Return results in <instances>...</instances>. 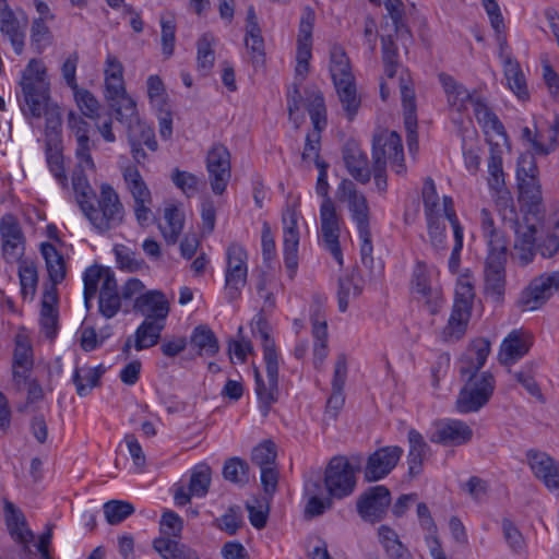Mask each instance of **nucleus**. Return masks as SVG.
<instances>
[{
  "mask_svg": "<svg viewBox=\"0 0 559 559\" xmlns=\"http://www.w3.org/2000/svg\"><path fill=\"white\" fill-rule=\"evenodd\" d=\"M384 7L392 21L394 34L397 38L405 40L411 39L412 34L408 26L404 22V3L402 0H385Z\"/></svg>",
  "mask_w": 559,
  "mask_h": 559,
  "instance_id": "nucleus-45",
  "label": "nucleus"
},
{
  "mask_svg": "<svg viewBox=\"0 0 559 559\" xmlns=\"http://www.w3.org/2000/svg\"><path fill=\"white\" fill-rule=\"evenodd\" d=\"M164 329L165 321L145 319L134 333V348L140 352L155 346L159 342Z\"/></svg>",
  "mask_w": 559,
  "mask_h": 559,
  "instance_id": "nucleus-33",
  "label": "nucleus"
},
{
  "mask_svg": "<svg viewBox=\"0 0 559 559\" xmlns=\"http://www.w3.org/2000/svg\"><path fill=\"white\" fill-rule=\"evenodd\" d=\"M164 218L167 226L162 228L163 236L167 243H176L183 228V214L176 205L165 209Z\"/></svg>",
  "mask_w": 559,
  "mask_h": 559,
  "instance_id": "nucleus-46",
  "label": "nucleus"
},
{
  "mask_svg": "<svg viewBox=\"0 0 559 559\" xmlns=\"http://www.w3.org/2000/svg\"><path fill=\"white\" fill-rule=\"evenodd\" d=\"M342 155L349 175L355 180L367 183L370 180L371 173L368 167L367 156L359 145L354 140L347 141L343 147Z\"/></svg>",
  "mask_w": 559,
  "mask_h": 559,
  "instance_id": "nucleus-26",
  "label": "nucleus"
},
{
  "mask_svg": "<svg viewBox=\"0 0 559 559\" xmlns=\"http://www.w3.org/2000/svg\"><path fill=\"white\" fill-rule=\"evenodd\" d=\"M343 217L333 200H322L320 205V229L323 248L330 252L338 265H343V251L340 243Z\"/></svg>",
  "mask_w": 559,
  "mask_h": 559,
  "instance_id": "nucleus-10",
  "label": "nucleus"
},
{
  "mask_svg": "<svg viewBox=\"0 0 559 559\" xmlns=\"http://www.w3.org/2000/svg\"><path fill=\"white\" fill-rule=\"evenodd\" d=\"M72 185L80 209L97 233L105 234L122 224L124 207L111 186L102 185L97 197L81 173H74Z\"/></svg>",
  "mask_w": 559,
  "mask_h": 559,
  "instance_id": "nucleus-1",
  "label": "nucleus"
},
{
  "mask_svg": "<svg viewBox=\"0 0 559 559\" xmlns=\"http://www.w3.org/2000/svg\"><path fill=\"white\" fill-rule=\"evenodd\" d=\"M103 509L106 521L110 525H117L134 513V507L122 500L107 501Z\"/></svg>",
  "mask_w": 559,
  "mask_h": 559,
  "instance_id": "nucleus-51",
  "label": "nucleus"
},
{
  "mask_svg": "<svg viewBox=\"0 0 559 559\" xmlns=\"http://www.w3.org/2000/svg\"><path fill=\"white\" fill-rule=\"evenodd\" d=\"M171 180L188 197L197 192L198 177L191 173L176 168L171 174Z\"/></svg>",
  "mask_w": 559,
  "mask_h": 559,
  "instance_id": "nucleus-63",
  "label": "nucleus"
},
{
  "mask_svg": "<svg viewBox=\"0 0 559 559\" xmlns=\"http://www.w3.org/2000/svg\"><path fill=\"white\" fill-rule=\"evenodd\" d=\"M276 445L273 441L266 440L253 448L251 461L260 468L269 467L275 464Z\"/></svg>",
  "mask_w": 559,
  "mask_h": 559,
  "instance_id": "nucleus-53",
  "label": "nucleus"
},
{
  "mask_svg": "<svg viewBox=\"0 0 559 559\" xmlns=\"http://www.w3.org/2000/svg\"><path fill=\"white\" fill-rule=\"evenodd\" d=\"M345 456H334L329 462L324 473V486L329 496L335 499H343L350 496L356 487V472Z\"/></svg>",
  "mask_w": 559,
  "mask_h": 559,
  "instance_id": "nucleus-7",
  "label": "nucleus"
},
{
  "mask_svg": "<svg viewBox=\"0 0 559 559\" xmlns=\"http://www.w3.org/2000/svg\"><path fill=\"white\" fill-rule=\"evenodd\" d=\"M526 457L534 475L559 498V463L547 453L535 450L527 451Z\"/></svg>",
  "mask_w": 559,
  "mask_h": 559,
  "instance_id": "nucleus-21",
  "label": "nucleus"
},
{
  "mask_svg": "<svg viewBox=\"0 0 559 559\" xmlns=\"http://www.w3.org/2000/svg\"><path fill=\"white\" fill-rule=\"evenodd\" d=\"M472 437L473 430L466 423L451 419L438 424L429 436V440L442 445H462L467 443Z\"/></svg>",
  "mask_w": 559,
  "mask_h": 559,
  "instance_id": "nucleus-24",
  "label": "nucleus"
},
{
  "mask_svg": "<svg viewBox=\"0 0 559 559\" xmlns=\"http://www.w3.org/2000/svg\"><path fill=\"white\" fill-rule=\"evenodd\" d=\"M2 255L8 263L19 262L24 255L25 237L17 219L11 215H4L0 222Z\"/></svg>",
  "mask_w": 559,
  "mask_h": 559,
  "instance_id": "nucleus-19",
  "label": "nucleus"
},
{
  "mask_svg": "<svg viewBox=\"0 0 559 559\" xmlns=\"http://www.w3.org/2000/svg\"><path fill=\"white\" fill-rule=\"evenodd\" d=\"M214 37L212 34H203L197 41V62L198 69L203 74H207L214 66L215 51L212 48Z\"/></svg>",
  "mask_w": 559,
  "mask_h": 559,
  "instance_id": "nucleus-47",
  "label": "nucleus"
},
{
  "mask_svg": "<svg viewBox=\"0 0 559 559\" xmlns=\"http://www.w3.org/2000/svg\"><path fill=\"white\" fill-rule=\"evenodd\" d=\"M362 280L356 271L340 277L337 290V305L341 312H345L348 308L349 297H358L362 293Z\"/></svg>",
  "mask_w": 559,
  "mask_h": 559,
  "instance_id": "nucleus-39",
  "label": "nucleus"
},
{
  "mask_svg": "<svg viewBox=\"0 0 559 559\" xmlns=\"http://www.w3.org/2000/svg\"><path fill=\"white\" fill-rule=\"evenodd\" d=\"M147 96L151 105L158 111H163L167 104V93L162 79L158 75H150L146 80Z\"/></svg>",
  "mask_w": 559,
  "mask_h": 559,
  "instance_id": "nucleus-52",
  "label": "nucleus"
},
{
  "mask_svg": "<svg viewBox=\"0 0 559 559\" xmlns=\"http://www.w3.org/2000/svg\"><path fill=\"white\" fill-rule=\"evenodd\" d=\"M330 72L343 108L348 119L353 120L360 106V99L357 96L349 59L342 47L334 46L331 50Z\"/></svg>",
  "mask_w": 559,
  "mask_h": 559,
  "instance_id": "nucleus-5",
  "label": "nucleus"
},
{
  "mask_svg": "<svg viewBox=\"0 0 559 559\" xmlns=\"http://www.w3.org/2000/svg\"><path fill=\"white\" fill-rule=\"evenodd\" d=\"M423 202L426 218L439 216V197L436 190V185L431 178H427L424 182Z\"/></svg>",
  "mask_w": 559,
  "mask_h": 559,
  "instance_id": "nucleus-57",
  "label": "nucleus"
},
{
  "mask_svg": "<svg viewBox=\"0 0 559 559\" xmlns=\"http://www.w3.org/2000/svg\"><path fill=\"white\" fill-rule=\"evenodd\" d=\"M429 241L436 251L444 249L445 224L440 216L427 217Z\"/></svg>",
  "mask_w": 559,
  "mask_h": 559,
  "instance_id": "nucleus-58",
  "label": "nucleus"
},
{
  "mask_svg": "<svg viewBox=\"0 0 559 559\" xmlns=\"http://www.w3.org/2000/svg\"><path fill=\"white\" fill-rule=\"evenodd\" d=\"M45 70L40 61L32 59L22 73L20 85L24 104L22 110L39 118L46 111L49 100V84L45 81Z\"/></svg>",
  "mask_w": 559,
  "mask_h": 559,
  "instance_id": "nucleus-6",
  "label": "nucleus"
},
{
  "mask_svg": "<svg viewBox=\"0 0 559 559\" xmlns=\"http://www.w3.org/2000/svg\"><path fill=\"white\" fill-rule=\"evenodd\" d=\"M438 78L447 94L449 105L456 108L459 111L465 110L467 103H471L472 98H474L477 93L468 92L463 84L459 83L453 76L447 73H440Z\"/></svg>",
  "mask_w": 559,
  "mask_h": 559,
  "instance_id": "nucleus-30",
  "label": "nucleus"
},
{
  "mask_svg": "<svg viewBox=\"0 0 559 559\" xmlns=\"http://www.w3.org/2000/svg\"><path fill=\"white\" fill-rule=\"evenodd\" d=\"M40 253L46 262L47 272L49 280L55 286L61 283L66 277V262L63 257L58 252L55 245L50 242H44L40 246Z\"/></svg>",
  "mask_w": 559,
  "mask_h": 559,
  "instance_id": "nucleus-36",
  "label": "nucleus"
},
{
  "mask_svg": "<svg viewBox=\"0 0 559 559\" xmlns=\"http://www.w3.org/2000/svg\"><path fill=\"white\" fill-rule=\"evenodd\" d=\"M403 452L399 445H385L377 449L367 459L364 468L365 480L373 483L385 478L397 465Z\"/></svg>",
  "mask_w": 559,
  "mask_h": 559,
  "instance_id": "nucleus-17",
  "label": "nucleus"
},
{
  "mask_svg": "<svg viewBox=\"0 0 559 559\" xmlns=\"http://www.w3.org/2000/svg\"><path fill=\"white\" fill-rule=\"evenodd\" d=\"M252 334L261 341L263 349V360L266 369V381L263 379L259 369H254L255 394L259 401V407L263 417H266L273 404L278 401V354L275 342L270 335L267 321L258 314L251 322Z\"/></svg>",
  "mask_w": 559,
  "mask_h": 559,
  "instance_id": "nucleus-3",
  "label": "nucleus"
},
{
  "mask_svg": "<svg viewBox=\"0 0 559 559\" xmlns=\"http://www.w3.org/2000/svg\"><path fill=\"white\" fill-rule=\"evenodd\" d=\"M0 31L10 39L14 52L21 55L24 48V34L20 31L17 20L1 24Z\"/></svg>",
  "mask_w": 559,
  "mask_h": 559,
  "instance_id": "nucleus-64",
  "label": "nucleus"
},
{
  "mask_svg": "<svg viewBox=\"0 0 559 559\" xmlns=\"http://www.w3.org/2000/svg\"><path fill=\"white\" fill-rule=\"evenodd\" d=\"M120 123L126 127L133 159L136 164L144 165L147 154L143 150V145L152 152H155L158 147L154 129L142 121L140 116Z\"/></svg>",
  "mask_w": 559,
  "mask_h": 559,
  "instance_id": "nucleus-15",
  "label": "nucleus"
},
{
  "mask_svg": "<svg viewBox=\"0 0 559 559\" xmlns=\"http://www.w3.org/2000/svg\"><path fill=\"white\" fill-rule=\"evenodd\" d=\"M481 392L469 388L466 383L461 389L457 400L456 409L462 414H468L479 411L490 399L487 397L488 389Z\"/></svg>",
  "mask_w": 559,
  "mask_h": 559,
  "instance_id": "nucleus-41",
  "label": "nucleus"
},
{
  "mask_svg": "<svg viewBox=\"0 0 559 559\" xmlns=\"http://www.w3.org/2000/svg\"><path fill=\"white\" fill-rule=\"evenodd\" d=\"M283 222V254L284 263L289 272V277H294L298 267V214L294 209H287L282 216Z\"/></svg>",
  "mask_w": 559,
  "mask_h": 559,
  "instance_id": "nucleus-20",
  "label": "nucleus"
},
{
  "mask_svg": "<svg viewBox=\"0 0 559 559\" xmlns=\"http://www.w3.org/2000/svg\"><path fill=\"white\" fill-rule=\"evenodd\" d=\"M212 471L207 464L197 465L191 473L189 491L195 497H204L211 484Z\"/></svg>",
  "mask_w": 559,
  "mask_h": 559,
  "instance_id": "nucleus-48",
  "label": "nucleus"
},
{
  "mask_svg": "<svg viewBox=\"0 0 559 559\" xmlns=\"http://www.w3.org/2000/svg\"><path fill=\"white\" fill-rule=\"evenodd\" d=\"M19 277L23 297H33L38 282L36 266L34 264H21L19 267Z\"/></svg>",
  "mask_w": 559,
  "mask_h": 559,
  "instance_id": "nucleus-56",
  "label": "nucleus"
},
{
  "mask_svg": "<svg viewBox=\"0 0 559 559\" xmlns=\"http://www.w3.org/2000/svg\"><path fill=\"white\" fill-rule=\"evenodd\" d=\"M471 312L452 307L447 325L439 333V340L443 343H454L461 340L467 330Z\"/></svg>",
  "mask_w": 559,
  "mask_h": 559,
  "instance_id": "nucleus-34",
  "label": "nucleus"
},
{
  "mask_svg": "<svg viewBox=\"0 0 559 559\" xmlns=\"http://www.w3.org/2000/svg\"><path fill=\"white\" fill-rule=\"evenodd\" d=\"M305 490L307 495L310 496L305 508L306 515L311 518L319 516L332 507V497L321 498L319 496L322 492V486L319 479L307 481Z\"/></svg>",
  "mask_w": 559,
  "mask_h": 559,
  "instance_id": "nucleus-40",
  "label": "nucleus"
},
{
  "mask_svg": "<svg viewBox=\"0 0 559 559\" xmlns=\"http://www.w3.org/2000/svg\"><path fill=\"white\" fill-rule=\"evenodd\" d=\"M382 61L384 66V73L388 78L392 79L396 74L399 68V51L392 34L381 37Z\"/></svg>",
  "mask_w": 559,
  "mask_h": 559,
  "instance_id": "nucleus-49",
  "label": "nucleus"
},
{
  "mask_svg": "<svg viewBox=\"0 0 559 559\" xmlns=\"http://www.w3.org/2000/svg\"><path fill=\"white\" fill-rule=\"evenodd\" d=\"M190 346L199 356L213 357L219 352V342L215 333L205 324L193 329L190 336Z\"/></svg>",
  "mask_w": 559,
  "mask_h": 559,
  "instance_id": "nucleus-32",
  "label": "nucleus"
},
{
  "mask_svg": "<svg viewBox=\"0 0 559 559\" xmlns=\"http://www.w3.org/2000/svg\"><path fill=\"white\" fill-rule=\"evenodd\" d=\"M104 371L105 370L102 365L95 368L76 367L72 376V381L75 385L78 395L81 397L86 396L93 388L98 386Z\"/></svg>",
  "mask_w": 559,
  "mask_h": 559,
  "instance_id": "nucleus-37",
  "label": "nucleus"
},
{
  "mask_svg": "<svg viewBox=\"0 0 559 559\" xmlns=\"http://www.w3.org/2000/svg\"><path fill=\"white\" fill-rule=\"evenodd\" d=\"M105 97L117 121L138 117L136 103L127 94L123 78H105Z\"/></svg>",
  "mask_w": 559,
  "mask_h": 559,
  "instance_id": "nucleus-18",
  "label": "nucleus"
},
{
  "mask_svg": "<svg viewBox=\"0 0 559 559\" xmlns=\"http://www.w3.org/2000/svg\"><path fill=\"white\" fill-rule=\"evenodd\" d=\"M152 546L163 559H199L195 550L170 537H156Z\"/></svg>",
  "mask_w": 559,
  "mask_h": 559,
  "instance_id": "nucleus-31",
  "label": "nucleus"
},
{
  "mask_svg": "<svg viewBox=\"0 0 559 559\" xmlns=\"http://www.w3.org/2000/svg\"><path fill=\"white\" fill-rule=\"evenodd\" d=\"M408 440V453L406 456V463L408 466V475L412 478L417 477L423 473L424 461L428 457L430 447L426 442L424 436L412 428L407 433Z\"/></svg>",
  "mask_w": 559,
  "mask_h": 559,
  "instance_id": "nucleus-27",
  "label": "nucleus"
},
{
  "mask_svg": "<svg viewBox=\"0 0 559 559\" xmlns=\"http://www.w3.org/2000/svg\"><path fill=\"white\" fill-rule=\"evenodd\" d=\"M145 319L166 321L169 312L168 301L163 293L151 290L139 296L133 306Z\"/></svg>",
  "mask_w": 559,
  "mask_h": 559,
  "instance_id": "nucleus-28",
  "label": "nucleus"
},
{
  "mask_svg": "<svg viewBox=\"0 0 559 559\" xmlns=\"http://www.w3.org/2000/svg\"><path fill=\"white\" fill-rule=\"evenodd\" d=\"M504 76L508 81L509 87L520 98L526 99L528 97V91L524 73L516 60L508 58L503 66Z\"/></svg>",
  "mask_w": 559,
  "mask_h": 559,
  "instance_id": "nucleus-42",
  "label": "nucleus"
},
{
  "mask_svg": "<svg viewBox=\"0 0 559 559\" xmlns=\"http://www.w3.org/2000/svg\"><path fill=\"white\" fill-rule=\"evenodd\" d=\"M60 139H48L46 140V160L49 167V170L57 179V181L66 187L68 182V177L66 175L64 165H63V155L60 146Z\"/></svg>",
  "mask_w": 559,
  "mask_h": 559,
  "instance_id": "nucleus-38",
  "label": "nucleus"
},
{
  "mask_svg": "<svg viewBox=\"0 0 559 559\" xmlns=\"http://www.w3.org/2000/svg\"><path fill=\"white\" fill-rule=\"evenodd\" d=\"M516 177L519 180V200L533 211V207L537 206L542 201V190L538 178L521 177V170H516Z\"/></svg>",
  "mask_w": 559,
  "mask_h": 559,
  "instance_id": "nucleus-43",
  "label": "nucleus"
},
{
  "mask_svg": "<svg viewBox=\"0 0 559 559\" xmlns=\"http://www.w3.org/2000/svg\"><path fill=\"white\" fill-rule=\"evenodd\" d=\"M121 307V296L118 293V285L115 274L107 273L105 281L102 283L98 309L107 319L115 317Z\"/></svg>",
  "mask_w": 559,
  "mask_h": 559,
  "instance_id": "nucleus-29",
  "label": "nucleus"
},
{
  "mask_svg": "<svg viewBox=\"0 0 559 559\" xmlns=\"http://www.w3.org/2000/svg\"><path fill=\"white\" fill-rule=\"evenodd\" d=\"M340 202H346L357 230L370 228V209L366 197L356 189L349 179H343L336 189Z\"/></svg>",
  "mask_w": 559,
  "mask_h": 559,
  "instance_id": "nucleus-16",
  "label": "nucleus"
},
{
  "mask_svg": "<svg viewBox=\"0 0 559 559\" xmlns=\"http://www.w3.org/2000/svg\"><path fill=\"white\" fill-rule=\"evenodd\" d=\"M249 465L246 461L234 456L228 459L223 467V476L226 480L238 485H245L249 481Z\"/></svg>",
  "mask_w": 559,
  "mask_h": 559,
  "instance_id": "nucleus-50",
  "label": "nucleus"
},
{
  "mask_svg": "<svg viewBox=\"0 0 559 559\" xmlns=\"http://www.w3.org/2000/svg\"><path fill=\"white\" fill-rule=\"evenodd\" d=\"M479 224L488 250L484 270L486 294L500 301L506 288L507 240L487 209L480 211Z\"/></svg>",
  "mask_w": 559,
  "mask_h": 559,
  "instance_id": "nucleus-2",
  "label": "nucleus"
},
{
  "mask_svg": "<svg viewBox=\"0 0 559 559\" xmlns=\"http://www.w3.org/2000/svg\"><path fill=\"white\" fill-rule=\"evenodd\" d=\"M401 96L404 109V124L412 127L417 121L415 92L406 84H401Z\"/></svg>",
  "mask_w": 559,
  "mask_h": 559,
  "instance_id": "nucleus-62",
  "label": "nucleus"
},
{
  "mask_svg": "<svg viewBox=\"0 0 559 559\" xmlns=\"http://www.w3.org/2000/svg\"><path fill=\"white\" fill-rule=\"evenodd\" d=\"M372 162L376 165H391L397 175L406 173L401 135L395 131L382 130L372 139Z\"/></svg>",
  "mask_w": 559,
  "mask_h": 559,
  "instance_id": "nucleus-8",
  "label": "nucleus"
},
{
  "mask_svg": "<svg viewBox=\"0 0 559 559\" xmlns=\"http://www.w3.org/2000/svg\"><path fill=\"white\" fill-rule=\"evenodd\" d=\"M533 345V336L522 329L512 330L502 341L498 359L501 365L510 366L525 356Z\"/></svg>",
  "mask_w": 559,
  "mask_h": 559,
  "instance_id": "nucleus-23",
  "label": "nucleus"
},
{
  "mask_svg": "<svg viewBox=\"0 0 559 559\" xmlns=\"http://www.w3.org/2000/svg\"><path fill=\"white\" fill-rule=\"evenodd\" d=\"M391 504V492L383 485L367 488L356 501V510L362 521L374 524L381 522Z\"/></svg>",
  "mask_w": 559,
  "mask_h": 559,
  "instance_id": "nucleus-14",
  "label": "nucleus"
},
{
  "mask_svg": "<svg viewBox=\"0 0 559 559\" xmlns=\"http://www.w3.org/2000/svg\"><path fill=\"white\" fill-rule=\"evenodd\" d=\"M122 175L127 183V188L134 201L133 210L136 222L141 226H146L148 225L152 216L151 205L153 203V199L151 190L148 189L136 166H127L123 169Z\"/></svg>",
  "mask_w": 559,
  "mask_h": 559,
  "instance_id": "nucleus-11",
  "label": "nucleus"
},
{
  "mask_svg": "<svg viewBox=\"0 0 559 559\" xmlns=\"http://www.w3.org/2000/svg\"><path fill=\"white\" fill-rule=\"evenodd\" d=\"M116 260L120 269L127 270L129 272L139 271L144 261L135 258V253L130 250L126 246H116L115 247Z\"/></svg>",
  "mask_w": 559,
  "mask_h": 559,
  "instance_id": "nucleus-59",
  "label": "nucleus"
},
{
  "mask_svg": "<svg viewBox=\"0 0 559 559\" xmlns=\"http://www.w3.org/2000/svg\"><path fill=\"white\" fill-rule=\"evenodd\" d=\"M474 116L479 124L498 135L507 136L506 129L497 115L489 108L485 98L476 94L472 102Z\"/></svg>",
  "mask_w": 559,
  "mask_h": 559,
  "instance_id": "nucleus-35",
  "label": "nucleus"
},
{
  "mask_svg": "<svg viewBox=\"0 0 559 559\" xmlns=\"http://www.w3.org/2000/svg\"><path fill=\"white\" fill-rule=\"evenodd\" d=\"M474 297L475 290L473 284L466 278L459 280L455 287V299L453 307L457 309L460 308L466 312H471Z\"/></svg>",
  "mask_w": 559,
  "mask_h": 559,
  "instance_id": "nucleus-54",
  "label": "nucleus"
},
{
  "mask_svg": "<svg viewBox=\"0 0 559 559\" xmlns=\"http://www.w3.org/2000/svg\"><path fill=\"white\" fill-rule=\"evenodd\" d=\"M488 185L493 190H501L504 185L502 157L497 153H491L488 160Z\"/></svg>",
  "mask_w": 559,
  "mask_h": 559,
  "instance_id": "nucleus-61",
  "label": "nucleus"
},
{
  "mask_svg": "<svg viewBox=\"0 0 559 559\" xmlns=\"http://www.w3.org/2000/svg\"><path fill=\"white\" fill-rule=\"evenodd\" d=\"M183 528L181 518L174 511H166L160 519V534L165 537H180Z\"/></svg>",
  "mask_w": 559,
  "mask_h": 559,
  "instance_id": "nucleus-60",
  "label": "nucleus"
},
{
  "mask_svg": "<svg viewBox=\"0 0 559 559\" xmlns=\"http://www.w3.org/2000/svg\"><path fill=\"white\" fill-rule=\"evenodd\" d=\"M248 252L238 242H231L226 249L225 290L229 301L238 299L247 284Z\"/></svg>",
  "mask_w": 559,
  "mask_h": 559,
  "instance_id": "nucleus-9",
  "label": "nucleus"
},
{
  "mask_svg": "<svg viewBox=\"0 0 559 559\" xmlns=\"http://www.w3.org/2000/svg\"><path fill=\"white\" fill-rule=\"evenodd\" d=\"M411 286L414 293L419 294L426 302L431 314L439 312L444 300L442 293L437 287H431L430 275L426 263L418 261L414 267Z\"/></svg>",
  "mask_w": 559,
  "mask_h": 559,
  "instance_id": "nucleus-22",
  "label": "nucleus"
},
{
  "mask_svg": "<svg viewBox=\"0 0 559 559\" xmlns=\"http://www.w3.org/2000/svg\"><path fill=\"white\" fill-rule=\"evenodd\" d=\"M107 273L114 274L108 267L90 266L83 274L84 282V302L87 309L91 308V300L95 297L100 281H105Z\"/></svg>",
  "mask_w": 559,
  "mask_h": 559,
  "instance_id": "nucleus-44",
  "label": "nucleus"
},
{
  "mask_svg": "<svg viewBox=\"0 0 559 559\" xmlns=\"http://www.w3.org/2000/svg\"><path fill=\"white\" fill-rule=\"evenodd\" d=\"M68 126L76 139L75 155L80 163H84L90 169H94L95 165L91 155L92 146L94 145L88 136L90 123L82 117L71 111L68 115Z\"/></svg>",
  "mask_w": 559,
  "mask_h": 559,
  "instance_id": "nucleus-25",
  "label": "nucleus"
},
{
  "mask_svg": "<svg viewBox=\"0 0 559 559\" xmlns=\"http://www.w3.org/2000/svg\"><path fill=\"white\" fill-rule=\"evenodd\" d=\"M205 165L213 193L223 194L231 178L230 152L222 143L213 144L206 154Z\"/></svg>",
  "mask_w": 559,
  "mask_h": 559,
  "instance_id": "nucleus-13",
  "label": "nucleus"
},
{
  "mask_svg": "<svg viewBox=\"0 0 559 559\" xmlns=\"http://www.w3.org/2000/svg\"><path fill=\"white\" fill-rule=\"evenodd\" d=\"M559 287V272L544 273L534 277L522 290L518 306L522 311L539 309Z\"/></svg>",
  "mask_w": 559,
  "mask_h": 559,
  "instance_id": "nucleus-12",
  "label": "nucleus"
},
{
  "mask_svg": "<svg viewBox=\"0 0 559 559\" xmlns=\"http://www.w3.org/2000/svg\"><path fill=\"white\" fill-rule=\"evenodd\" d=\"M74 91V97L78 107L81 112L91 119H94L98 116L99 103L96 97L85 88H78Z\"/></svg>",
  "mask_w": 559,
  "mask_h": 559,
  "instance_id": "nucleus-55",
  "label": "nucleus"
},
{
  "mask_svg": "<svg viewBox=\"0 0 559 559\" xmlns=\"http://www.w3.org/2000/svg\"><path fill=\"white\" fill-rule=\"evenodd\" d=\"M489 353L490 342L485 337H478L471 342L460 360V373L462 378L466 379L465 383L469 388L480 391V393L481 390L488 389V399L493 394L496 381L490 372L479 373V370L484 367Z\"/></svg>",
  "mask_w": 559,
  "mask_h": 559,
  "instance_id": "nucleus-4",
  "label": "nucleus"
}]
</instances>
